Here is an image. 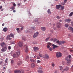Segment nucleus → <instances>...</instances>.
Masks as SVG:
<instances>
[{"label":"nucleus","mask_w":73,"mask_h":73,"mask_svg":"<svg viewBox=\"0 0 73 73\" xmlns=\"http://www.w3.org/2000/svg\"><path fill=\"white\" fill-rule=\"evenodd\" d=\"M67 1H68V0H64V4H62L63 5H65V4L66 3V2H67Z\"/></svg>","instance_id":"nucleus-32"},{"label":"nucleus","mask_w":73,"mask_h":73,"mask_svg":"<svg viewBox=\"0 0 73 73\" xmlns=\"http://www.w3.org/2000/svg\"><path fill=\"white\" fill-rule=\"evenodd\" d=\"M16 53L17 55V57H19V56L20 55V50H18L17 51Z\"/></svg>","instance_id":"nucleus-11"},{"label":"nucleus","mask_w":73,"mask_h":73,"mask_svg":"<svg viewBox=\"0 0 73 73\" xmlns=\"http://www.w3.org/2000/svg\"><path fill=\"white\" fill-rule=\"evenodd\" d=\"M43 58L48 59L49 58V55L48 54H46L45 56H43Z\"/></svg>","instance_id":"nucleus-7"},{"label":"nucleus","mask_w":73,"mask_h":73,"mask_svg":"<svg viewBox=\"0 0 73 73\" xmlns=\"http://www.w3.org/2000/svg\"><path fill=\"white\" fill-rule=\"evenodd\" d=\"M30 60L31 62H36L35 60L32 58L30 59Z\"/></svg>","instance_id":"nucleus-21"},{"label":"nucleus","mask_w":73,"mask_h":73,"mask_svg":"<svg viewBox=\"0 0 73 73\" xmlns=\"http://www.w3.org/2000/svg\"><path fill=\"white\" fill-rule=\"evenodd\" d=\"M50 31L52 33H53V31L52 30H50Z\"/></svg>","instance_id":"nucleus-53"},{"label":"nucleus","mask_w":73,"mask_h":73,"mask_svg":"<svg viewBox=\"0 0 73 73\" xmlns=\"http://www.w3.org/2000/svg\"><path fill=\"white\" fill-rule=\"evenodd\" d=\"M56 55V56L57 57V58L61 57L62 56L61 53H60V52H57Z\"/></svg>","instance_id":"nucleus-2"},{"label":"nucleus","mask_w":73,"mask_h":73,"mask_svg":"<svg viewBox=\"0 0 73 73\" xmlns=\"http://www.w3.org/2000/svg\"><path fill=\"white\" fill-rule=\"evenodd\" d=\"M25 52H28V47L27 46H26Z\"/></svg>","instance_id":"nucleus-17"},{"label":"nucleus","mask_w":73,"mask_h":73,"mask_svg":"<svg viewBox=\"0 0 73 73\" xmlns=\"http://www.w3.org/2000/svg\"><path fill=\"white\" fill-rule=\"evenodd\" d=\"M68 58H71V56L70 55H69L68 56Z\"/></svg>","instance_id":"nucleus-50"},{"label":"nucleus","mask_w":73,"mask_h":73,"mask_svg":"<svg viewBox=\"0 0 73 73\" xmlns=\"http://www.w3.org/2000/svg\"><path fill=\"white\" fill-rule=\"evenodd\" d=\"M2 6H0V9H1L2 8Z\"/></svg>","instance_id":"nucleus-62"},{"label":"nucleus","mask_w":73,"mask_h":73,"mask_svg":"<svg viewBox=\"0 0 73 73\" xmlns=\"http://www.w3.org/2000/svg\"><path fill=\"white\" fill-rule=\"evenodd\" d=\"M41 29L43 31H46V28L45 27H41Z\"/></svg>","instance_id":"nucleus-20"},{"label":"nucleus","mask_w":73,"mask_h":73,"mask_svg":"<svg viewBox=\"0 0 73 73\" xmlns=\"http://www.w3.org/2000/svg\"><path fill=\"white\" fill-rule=\"evenodd\" d=\"M72 15H73V12H72L71 13H70L69 14V16H70V17L71 16H72Z\"/></svg>","instance_id":"nucleus-34"},{"label":"nucleus","mask_w":73,"mask_h":73,"mask_svg":"<svg viewBox=\"0 0 73 73\" xmlns=\"http://www.w3.org/2000/svg\"><path fill=\"white\" fill-rule=\"evenodd\" d=\"M70 52H73V50H70Z\"/></svg>","instance_id":"nucleus-60"},{"label":"nucleus","mask_w":73,"mask_h":73,"mask_svg":"<svg viewBox=\"0 0 73 73\" xmlns=\"http://www.w3.org/2000/svg\"><path fill=\"white\" fill-rule=\"evenodd\" d=\"M60 7L61 10H63L64 9V6H62L61 5V6H60Z\"/></svg>","instance_id":"nucleus-33"},{"label":"nucleus","mask_w":73,"mask_h":73,"mask_svg":"<svg viewBox=\"0 0 73 73\" xmlns=\"http://www.w3.org/2000/svg\"><path fill=\"white\" fill-rule=\"evenodd\" d=\"M38 49H39L37 47H34V51H35V52L38 50Z\"/></svg>","instance_id":"nucleus-12"},{"label":"nucleus","mask_w":73,"mask_h":73,"mask_svg":"<svg viewBox=\"0 0 73 73\" xmlns=\"http://www.w3.org/2000/svg\"><path fill=\"white\" fill-rule=\"evenodd\" d=\"M50 40L51 41H53V38H51Z\"/></svg>","instance_id":"nucleus-56"},{"label":"nucleus","mask_w":73,"mask_h":73,"mask_svg":"<svg viewBox=\"0 0 73 73\" xmlns=\"http://www.w3.org/2000/svg\"><path fill=\"white\" fill-rule=\"evenodd\" d=\"M5 62H6V63H7L8 62V58H6Z\"/></svg>","instance_id":"nucleus-45"},{"label":"nucleus","mask_w":73,"mask_h":73,"mask_svg":"<svg viewBox=\"0 0 73 73\" xmlns=\"http://www.w3.org/2000/svg\"><path fill=\"white\" fill-rule=\"evenodd\" d=\"M49 50H50V51H52L53 50L52 49V48H50L49 49Z\"/></svg>","instance_id":"nucleus-46"},{"label":"nucleus","mask_w":73,"mask_h":73,"mask_svg":"<svg viewBox=\"0 0 73 73\" xmlns=\"http://www.w3.org/2000/svg\"><path fill=\"white\" fill-rule=\"evenodd\" d=\"M14 73H21V71L20 70H16L14 71Z\"/></svg>","instance_id":"nucleus-15"},{"label":"nucleus","mask_w":73,"mask_h":73,"mask_svg":"<svg viewBox=\"0 0 73 73\" xmlns=\"http://www.w3.org/2000/svg\"><path fill=\"white\" fill-rule=\"evenodd\" d=\"M7 49V46H5L3 48L1 49V52H5Z\"/></svg>","instance_id":"nucleus-3"},{"label":"nucleus","mask_w":73,"mask_h":73,"mask_svg":"<svg viewBox=\"0 0 73 73\" xmlns=\"http://www.w3.org/2000/svg\"><path fill=\"white\" fill-rule=\"evenodd\" d=\"M36 62L37 63H40V62H41V61H40V60H37Z\"/></svg>","instance_id":"nucleus-42"},{"label":"nucleus","mask_w":73,"mask_h":73,"mask_svg":"<svg viewBox=\"0 0 73 73\" xmlns=\"http://www.w3.org/2000/svg\"><path fill=\"white\" fill-rule=\"evenodd\" d=\"M14 35L11 34L9 36H7V40H10L12 39V38H11V37H13V38H14Z\"/></svg>","instance_id":"nucleus-1"},{"label":"nucleus","mask_w":73,"mask_h":73,"mask_svg":"<svg viewBox=\"0 0 73 73\" xmlns=\"http://www.w3.org/2000/svg\"><path fill=\"white\" fill-rule=\"evenodd\" d=\"M10 9H12V10H14L15 9V7L12 6L10 7Z\"/></svg>","instance_id":"nucleus-27"},{"label":"nucleus","mask_w":73,"mask_h":73,"mask_svg":"<svg viewBox=\"0 0 73 73\" xmlns=\"http://www.w3.org/2000/svg\"><path fill=\"white\" fill-rule=\"evenodd\" d=\"M0 45L2 47H4V46H6V44L4 42H2L0 43Z\"/></svg>","instance_id":"nucleus-6"},{"label":"nucleus","mask_w":73,"mask_h":73,"mask_svg":"<svg viewBox=\"0 0 73 73\" xmlns=\"http://www.w3.org/2000/svg\"><path fill=\"white\" fill-rule=\"evenodd\" d=\"M13 58H15V57H17V55H16L15 54H14L13 55Z\"/></svg>","instance_id":"nucleus-26"},{"label":"nucleus","mask_w":73,"mask_h":73,"mask_svg":"<svg viewBox=\"0 0 73 73\" xmlns=\"http://www.w3.org/2000/svg\"><path fill=\"white\" fill-rule=\"evenodd\" d=\"M11 64H12L13 62V60H11Z\"/></svg>","instance_id":"nucleus-57"},{"label":"nucleus","mask_w":73,"mask_h":73,"mask_svg":"<svg viewBox=\"0 0 73 73\" xmlns=\"http://www.w3.org/2000/svg\"><path fill=\"white\" fill-rule=\"evenodd\" d=\"M65 22L66 23V22H67V23H70V21H71V20H70V19H66L65 20Z\"/></svg>","instance_id":"nucleus-13"},{"label":"nucleus","mask_w":73,"mask_h":73,"mask_svg":"<svg viewBox=\"0 0 73 73\" xmlns=\"http://www.w3.org/2000/svg\"><path fill=\"white\" fill-rule=\"evenodd\" d=\"M2 63H3V61H0V64H1Z\"/></svg>","instance_id":"nucleus-61"},{"label":"nucleus","mask_w":73,"mask_h":73,"mask_svg":"<svg viewBox=\"0 0 73 73\" xmlns=\"http://www.w3.org/2000/svg\"><path fill=\"white\" fill-rule=\"evenodd\" d=\"M38 34L39 33L38 32H36L35 34H34L33 35V38H36V37H37V36H38Z\"/></svg>","instance_id":"nucleus-5"},{"label":"nucleus","mask_w":73,"mask_h":73,"mask_svg":"<svg viewBox=\"0 0 73 73\" xmlns=\"http://www.w3.org/2000/svg\"><path fill=\"white\" fill-rule=\"evenodd\" d=\"M35 64L32 63L31 64V67H32V68H35Z\"/></svg>","instance_id":"nucleus-28"},{"label":"nucleus","mask_w":73,"mask_h":73,"mask_svg":"<svg viewBox=\"0 0 73 73\" xmlns=\"http://www.w3.org/2000/svg\"><path fill=\"white\" fill-rule=\"evenodd\" d=\"M48 14H51V12H50V10L49 9L48 10Z\"/></svg>","instance_id":"nucleus-29"},{"label":"nucleus","mask_w":73,"mask_h":73,"mask_svg":"<svg viewBox=\"0 0 73 73\" xmlns=\"http://www.w3.org/2000/svg\"><path fill=\"white\" fill-rule=\"evenodd\" d=\"M23 40H24V41H25V40H27V39H26V38H23Z\"/></svg>","instance_id":"nucleus-48"},{"label":"nucleus","mask_w":73,"mask_h":73,"mask_svg":"<svg viewBox=\"0 0 73 73\" xmlns=\"http://www.w3.org/2000/svg\"><path fill=\"white\" fill-rule=\"evenodd\" d=\"M29 56H27L26 57V59H29Z\"/></svg>","instance_id":"nucleus-58"},{"label":"nucleus","mask_w":73,"mask_h":73,"mask_svg":"<svg viewBox=\"0 0 73 73\" xmlns=\"http://www.w3.org/2000/svg\"><path fill=\"white\" fill-rule=\"evenodd\" d=\"M61 42H62V44H64V43H65V41H61Z\"/></svg>","instance_id":"nucleus-39"},{"label":"nucleus","mask_w":73,"mask_h":73,"mask_svg":"<svg viewBox=\"0 0 73 73\" xmlns=\"http://www.w3.org/2000/svg\"><path fill=\"white\" fill-rule=\"evenodd\" d=\"M19 45L20 47L22 46H23V42H20L19 43Z\"/></svg>","instance_id":"nucleus-18"},{"label":"nucleus","mask_w":73,"mask_h":73,"mask_svg":"<svg viewBox=\"0 0 73 73\" xmlns=\"http://www.w3.org/2000/svg\"><path fill=\"white\" fill-rule=\"evenodd\" d=\"M57 28H61V23L60 22L57 23Z\"/></svg>","instance_id":"nucleus-8"},{"label":"nucleus","mask_w":73,"mask_h":73,"mask_svg":"<svg viewBox=\"0 0 73 73\" xmlns=\"http://www.w3.org/2000/svg\"><path fill=\"white\" fill-rule=\"evenodd\" d=\"M71 25L73 27V21L71 22Z\"/></svg>","instance_id":"nucleus-55"},{"label":"nucleus","mask_w":73,"mask_h":73,"mask_svg":"<svg viewBox=\"0 0 73 73\" xmlns=\"http://www.w3.org/2000/svg\"><path fill=\"white\" fill-rule=\"evenodd\" d=\"M68 57H66L65 58V60L67 62V63L69 64L70 62H71V60L68 59Z\"/></svg>","instance_id":"nucleus-4"},{"label":"nucleus","mask_w":73,"mask_h":73,"mask_svg":"<svg viewBox=\"0 0 73 73\" xmlns=\"http://www.w3.org/2000/svg\"><path fill=\"white\" fill-rule=\"evenodd\" d=\"M62 42H61V41L60 42L59 45H62Z\"/></svg>","instance_id":"nucleus-43"},{"label":"nucleus","mask_w":73,"mask_h":73,"mask_svg":"<svg viewBox=\"0 0 73 73\" xmlns=\"http://www.w3.org/2000/svg\"><path fill=\"white\" fill-rule=\"evenodd\" d=\"M38 73H43V71H42V70H39L38 71Z\"/></svg>","instance_id":"nucleus-31"},{"label":"nucleus","mask_w":73,"mask_h":73,"mask_svg":"<svg viewBox=\"0 0 73 73\" xmlns=\"http://www.w3.org/2000/svg\"><path fill=\"white\" fill-rule=\"evenodd\" d=\"M38 69H42V68L41 67H39L38 68Z\"/></svg>","instance_id":"nucleus-59"},{"label":"nucleus","mask_w":73,"mask_h":73,"mask_svg":"<svg viewBox=\"0 0 73 73\" xmlns=\"http://www.w3.org/2000/svg\"><path fill=\"white\" fill-rule=\"evenodd\" d=\"M56 17L57 19H61V17L59 16H57Z\"/></svg>","instance_id":"nucleus-38"},{"label":"nucleus","mask_w":73,"mask_h":73,"mask_svg":"<svg viewBox=\"0 0 73 73\" xmlns=\"http://www.w3.org/2000/svg\"><path fill=\"white\" fill-rule=\"evenodd\" d=\"M73 28L72 27H69L68 28V30L70 31H72V30H73Z\"/></svg>","instance_id":"nucleus-24"},{"label":"nucleus","mask_w":73,"mask_h":73,"mask_svg":"<svg viewBox=\"0 0 73 73\" xmlns=\"http://www.w3.org/2000/svg\"><path fill=\"white\" fill-rule=\"evenodd\" d=\"M13 6H14V7H15V6H16V4H15V3H13Z\"/></svg>","instance_id":"nucleus-49"},{"label":"nucleus","mask_w":73,"mask_h":73,"mask_svg":"<svg viewBox=\"0 0 73 73\" xmlns=\"http://www.w3.org/2000/svg\"><path fill=\"white\" fill-rule=\"evenodd\" d=\"M52 65L53 67H54V66H55V64L54 63H52Z\"/></svg>","instance_id":"nucleus-44"},{"label":"nucleus","mask_w":73,"mask_h":73,"mask_svg":"<svg viewBox=\"0 0 73 73\" xmlns=\"http://www.w3.org/2000/svg\"><path fill=\"white\" fill-rule=\"evenodd\" d=\"M56 43H57V44H59V43H60V41L59 40H58L56 42Z\"/></svg>","instance_id":"nucleus-47"},{"label":"nucleus","mask_w":73,"mask_h":73,"mask_svg":"<svg viewBox=\"0 0 73 73\" xmlns=\"http://www.w3.org/2000/svg\"><path fill=\"white\" fill-rule=\"evenodd\" d=\"M19 29H19V28H17L16 29V30L17 31H19Z\"/></svg>","instance_id":"nucleus-51"},{"label":"nucleus","mask_w":73,"mask_h":73,"mask_svg":"<svg viewBox=\"0 0 73 73\" xmlns=\"http://www.w3.org/2000/svg\"><path fill=\"white\" fill-rule=\"evenodd\" d=\"M4 25H5L4 23H3L2 24V26H4Z\"/></svg>","instance_id":"nucleus-64"},{"label":"nucleus","mask_w":73,"mask_h":73,"mask_svg":"<svg viewBox=\"0 0 73 73\" xmlns=\"http://www.w3.org/2000/svg\"><path fill=\"white\" fill-rule=\"evenodd\" d=\"M3 31L4 32H7L8 31V28L7 27H5L3 29Z\"/></svg>","instance_id":"nucleus-19"},{"label":"nucleus","mask_w":73,"mask_h":73,"mask_svg":"<svg viewBox=\"0 0 73 73\" xmlns=\"http://www.w3.org/2000/svg\"><path fill=\"white\" fill-rule=\"evenodd\" d=\"M21 62L19 61L18 62V65H21Z\"/></svg>","instance_id":"nucleus-35"},{"label":"nucleus","mask_w":73,"mask_h":73,"mask_svg":"<svg viewBox=\"0 0 73 73\" xmlns=\"http://www.w3.org/2000/svg\"><path fill=\"white\" fill-rule=\"evenodd\" d=\"M39 56L40 57H42V54H39Z\"/></svg>","instance_id":"nucleus-37"},{"label":"nucleus","mask_w":73,"mask_h":73,"mask_svg":"<svg viewBox=\"0 0 73 73\" xmlns=\"http://www.w3.org/2000/svg\"><path fill=\"white\" fill-rule=\"evenodd\" d=\"M61 6V5H58L56 6V9H59L60 8V7Z\"/></svg>","instance_id":"nucleus-9"},{"label":"nucleus","mask_w":73,"mask_h":73,"mask_svg":"<svg viewBox=\"0 0 73 73\" xmlns=\"http://www.w3.org/2000/svg\"><path fill=\"white\" fill-rule=\"evenodd\" d=\"M28 32H29V31H28L27 30H26V33H28Z\"/></svg>","instance_id":"nucleus-52"},{"label":"nucleus","mask_w":73,"mask_h":73,"mask_svg":"<svg viewBox=\"0 0 73 73\" xmlns=\"http://www.w3.org/2000/svg\"><path fill=\"white\" fill-rule=\"evenodd\" d=\"M57 40V39L56 38H54L53 40V42H56V41Z\"/></svg>","instance_id":"nucleus-40"},{"label":"nucleus","mask_w":73,"mask_h":73,"mask_svg":"<svg viewBox=\"0 0 73 73\" xmlns=\"http://www.w3.org/2000/svg\"><path fill=\"white\" fill-rule=\"evenodd\" d=\"M52 44L50 42H48L47 43V48H50V46H51Z\"/></svg>","instance_id":"nucleus-10"},{"label":"nucleus","mask_w":73,"mask_h":73,"mask_svg":"<svg viewBox=\"0 0 73 73\" xmlns=\"http://www.w3.org/2000/svg\"><path fill=\"white\" fill-rule=\"evenodd\" d=\"M11 46H9L8 47V49L9 50H11Z\"/></svg>","instance_id":"nucleus-41"},{"label":"nucleus","mask_w":73,"mask_h":73,"mask_svg":"<svg viewBox=\"0 0 73 73\" xmlns=\"http://www.w3.org/2000/svg\"><path fill=\"white\" fill-rule=\"evenodd\" d=\"M65 27L66 28H68L69 27V25L68 24H65L64 25Z\"/></svg>","instance_id":"nucleus-30"},{"label":"nucleus","mask_w":73,"mask_h":73,"mask_svg":"<svg viewBox=\"0 0 73 73\" xmlns=\"http://www.w3.org/2000/svg\"><path fill=\"white\" fill-rule=\"evenodd\" d=\"M38 21V19L37 18H35L34 19V22H37Z\"/></svg>","instance_id":"nucleus-23"},{"label":"nucleus","mask_w":73,"mask_h":73,"mask_svg":"<svg viewBox=\"0 0 73 73\" xmlns=\"http://www.w3.org/2000/svg\"><path fill=\"white\" fill-rule=\"evenodd\" d=\"M52 46H53V49H55V48H57V47H58V46L56 45H54V44H52Z\"/></svg>","instance_id":"nucleus-16"},{"label":"nucleus","mask_w":73,"mask_h":73,"mask_svg":"<svg viewBox=\"0 0 73 73\" xmlns=\"http://www.w3.org/2000/svg\"><path fill=\"white\" fill-rule=\"evenodd\" d=\"M59 69L60 70H62L63 69V67L61 66H59Z\"/></svg>","instance_id":"nucleus-25"},{"label":"nucleus","mask_w":73,"mask_h":73,"mask_svg":"<svg viewBox=\"0 0 73 73\" xmlns=\"http://www.w3.org/2000/svg\"><path fill=\"white\" fill-rule=\"evenodd\" d=\"M68 70H69V67H66L65 69H63V71H62V72H64V71H67Z\"/></svg>","instance_id":"nucleus-14"},{"label":"nucleus","mask_w":73,"mask_h":73,"mask_svg":"<svg viewBox=\"0 0 73 73\" xmlns=\"http://www.w3.org/2000/svg\"><path fill=\"white\" fill-rule=\"evenodd\" d=\"M50 38V36H49L48 37L46 38V39L45 40L46 42H47V41H48Z\"/></svg>","instance_id":"nucleus-22"},{"label":"nucleus","mask_w":73,"mask_h":73,"mask_svg":"<svg viewBox=\"0 0 73 73\" xmlns=\"http://www.w3.org/2000/svg\"><path fill=\"white\" fill-rule=\"evenodd\" d=\"M24 29V27H22L21 29V30H23Z\"/></svg>","instance_id":"nucleus-54"},{"label":"nucleus","mask_w":73,"mask_h":73,"mask_svg":"<svg viewBox=\"0 0 73 73\" xmlns=\"http://www.w3.org/2000/svg\"><path fill=\"white\" fill-rule=\"evenodd\" d=\"M31 29L33 30H34L35 29V26H33V27H31Z\"/></svg>","instance_id":"nucleus-36"},{"label":"nucleus","mask_w":73,"mask_h":73,"mask_svg":"<svg viewBox=\"0 0 73 73\" xmlns=\"http://www.w3.org/2000/svg\"><path fill=\"white\" fill-rule=\"evenodd\" d=\"M71 69H72L73 70V65L72 66V67H71Z\"/></svg>","instance_id":"nucleus-63"}]
</instances>
